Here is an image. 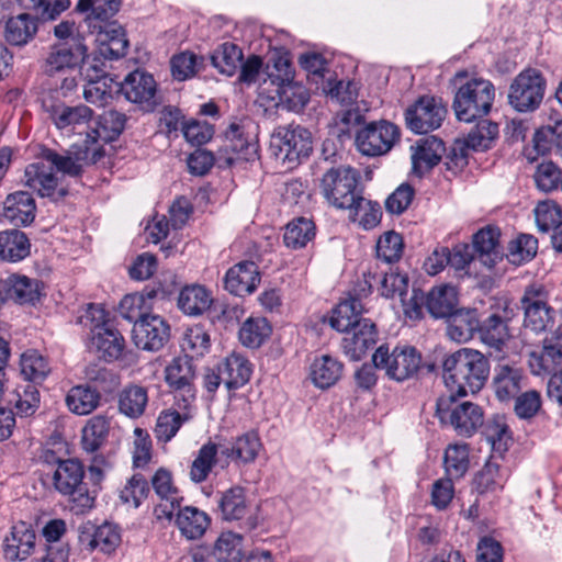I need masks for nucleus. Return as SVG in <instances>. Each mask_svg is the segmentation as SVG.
<instances>
[{
	"label": "nucleus",
	"instance_id": "nucleus-64",
	"mask_svg": "<svg viewBox=\"0 0 562 562\" xmlns=\"http://www.w3.org/2000/svg\"><path fill=\"white\" fill-rule=\"evenodd\" d=\"M120 5V0H79L76 9L81 13L90 12L87 21L91 23L92 20H109L119 11Z\"/></svg>",
	"mask_w": 562,
	"mask_h": 562
},
{
	"label": "nucleus",
	"instance_id": "nucleus-46",
	"mask_svg": "<svg viewBox=\"0 0 562 562\" xmlns=\"http://www.w3.org/2000/svg\"><path fill=\"white\" fill-rule=\"evenodd\" d=\"M37 31L36 21L27 13L10 18L5 23V40L16 46L25 45Z\"/></svg>",
	"mask_w": 562,
	"mask_h": 562
},
{
	"label": "nucleus",
	"instance_id": "nucleus-40",
	"mask_svg": "<svg viewBox=\"0 0 562 562\" xmlns=\"http://www.w3.org/2000/svg\"><path fill=\"white\" fill-rule=\"evenodd\" d=\"M342 374V363L329 355L316 357L311 364L310 376L319 389L334 385Z\"/></svg>",
	"mask_w": 562,
	"mask_h": 562
},
{
	"label": "nucleus",
	"instance_id": "nucleus-50",
	"mask_svg": "<svg viewBox=\"0 0 562 562\" xmlns=\"http://www.w3.org/2000/svg\"><path fill=\"white\" fill-rule=\"evenodd\" d=\"M217 446L211 441L199 449L190 467L189 476L192 482L202 483L207 480L217 462Z\"/></svg>",
	"mask_w": 562,
	"mask_h": 562
},
{
	"label": "nucleus",
	"instance_id": "nucleus-59",
	"mask_svg": "<svg viewBox=\"0 0 562 562\" xmlns=\"http://www.w3.org/2000/svg\"><path fill=\"white\" fill-rule=\"evenodd\" d=\"M479 333L482 341L490 347L499 349L509 338L506 322L496 314L490 315L480 324Z\"/></svg>",
	"mask_w": 562,
	"mask_h": 562
},
{
	"label": "nucleus",
	"instance_id": "nucleus-11",
	"mask_svg": "<svg viewBox=\"0 0 562 562\" xmlns=\"http://www.w3.org/2000/svg\"><path fill=\"white\" fill-rule=\"evenodd\" d=\"M400 139L398 127L387 121L371 122L357 132L356 146L366 156L386 154Z\"/></svg>",
	"mask_w": 562,
	"mask_h": 562
},
{
	"label": "nucleus",
	"instance_id": "nucleus-6",
	"mask_svg": "<svg viewBox=\"0 0 562 562\" xmlns=\"http://www.w3.org/2000/svg\"><path fill=\"white\" fill-rule=\"evenodd\" d=\"M269 149L282 164L295 165L312 153V135L300 125L279 126L271 135Z\"/></svg>",
	"mask_w": 562,
	"mask_h": 562
},
{
	"label": "nucleus",
	"instance_id": "nucleus-7",
	"mask_svg": "<svg viewBox=\"0 0 562 562\" xmlns=\"http://www.w3.org/2000/svg\"><path fill=\"white\" fill-rule=\"evenodd\" d=\"M195 369L187 357L175 358L165 369V381L179 409L194 408L196 398Z\"/></svg>",
	"mask_w": 562,
	"mask_h": 562
},
{
	"label": "nucleus",
	"instance_id": "nucleus-30",
	"mask_svg": "<svg viewBox=\"0 0 562 562\" xmlns=\"http://www.w3.org/2000/svg\"><path fill=\"white\" fill-rule=\"evenodd\" d=\"M165 292L157 288L146 286L140 293L126 294L120 302V313L128 321H137L143 315H149L147 311L151 310L158 300H162Z\"/></svg>",
	"mask_w": 562,
	"mask_h": 562
},
{
	"label": "nucleus",
	"instance_id": "nucleus-5",
	"mask_svg": "<svg viewBox=\"0 0 562 562\" xmlns=\"http://www.w3.org/2000/svg\"><path fill=\"white\" fill-rule=\"evenodd\" d=\"M359 180V171L350 166L330 168L321 180V193L331 206L346 210L361 193Z\"/></svg>",
	"mask_w": 562,
	"mask_h": 562
},
{
	"label": "nucleus",
	"instance_id": "nucleus-53",
	"mask_svg": "<svg viewBox=\"0 0 562 562\" xmlns=\"http://www.w3.org/2000/svg\"><path fill=\"white\" fill-rule=\"evenodd\" d=\"M48 361L37 350L29 349L20 357V372L25 380L43 381L49 373Z\"/></svg>",
	"mask_w": 562,
	"mask_h": 562
},
{
	"label": "nucleus",
	"instance_id": "nucleus-22",
	"mask_svg": "<svg viewBox=\"0 0 562 562\" xmlns=\"http://www.w3.org/2000/svg\"><path fill=\"white\" fill-rule=\"evenodd\" d=\"M36 535L30 524L18 521L4 537L2 553L5 560L25 561L35 549Z\"/></svg>",
	"mask_w": 562,
	"mask_h": 562
},
{
	"label": "nucleus",
	"instance_id": "nucleus-12",
	"mask_svg": "<svg viewBox=\"0 0 562 562\" xmlns=\"http://www.w3.org/2000/svg\"><path fill=\"white\" fill-rule=\"evenodd\" d=\"M547 293L542 283H531L521 299L525 310L524 335L543 333L553 322V311L546 302Z\"/></svg>",
	"mask_w": 562,
	"mask_h": 562
},
{
	"label": "nucleus",
	"instance_id": "nucleus-62",
	"mask_svg": "<svg viewBox=\"0 0 562 562\" xmlns=\"http://www.w3.org/2000/svg\"><path fill=\"white\" fill-rule=\"evenodd\" d=\"M538 240L529 234H521L508 245L506 260L518 266L530 261L537 254Z\"/></svg>",
	"mask_w": 562,
	"mask_h": 562
},
{
	"label": "nucleus",
	"instance_id": "nucleus-15",
	"mask_svg": "<svg viewBox=\"0 0 562 562\" xmlns=\"http://www.w3.org/2000/svg\"><path fill=\"white\" fill-rule=\"evenodd\" d=\"M447 110L434 97H422L405 112L407 127L416 134H426L441 126Z\"/></svg>",
	"mask_w": 562,
	"mask_h": 562
},
{
	"label": "nucleus",
	"instance_id": "nucleus-44",
	"mask_svg": "<svg viewBox=\"0 0 562 562\" xmlns=\"http://www.w3.org/2000/svg\"><path fill=\"white\" fill-rule=\"evenodd\" d=\"M521 370L508 364H499L495 369L494 387L498 400L507 401L521 387Z\"/></svg>",
	"mask_w": 562,
	"mask_h": 562
},
{
	"label": "nucleus",
	"instance_id": "nucleus-61",
	"mask_svg": "<svg viewBox=\"0 0 562 562\" xmlns=\"http://www.w3.org/2000/svg\"><path fill=\"white\" fill-rule=\"evenodd\" d=\"M115 90L119 91V82H114L109 76L102 75L95 80H89L85 86L83 97L92 104L104 105L112 99Z\"/></svg>",
	"mask_w": 562,
	"mask_h": 562
},
{
	"label": "nucleus",
	"instance_id": "nucleus-55",
	"mask_svg": "<svg viewBox=\"0 0 562 562\" xmlns=\"http://www.w3.org/2000/svg\"><path fill=\"white\" fill-rule=\"evenodd\" d=\"M211 59L213 66L222 74L233 76L241 65L243 53L237 45L227 42L214 50Z\"/></svg>",
	"mask_w": 562,
	"mask_h": 562
},
{
	"label": "nucleus",
	"instance_id": "nucleus-41",
	"mask_svg": "<svg viewBox=\"0 0 562 562\" xmlns=\"http://www.w3.org/2000/svg\"><path fill=\"white\" fill-rule=\"evenodd\" d=\"M363 311V305L357 302L356 296L350 299L344 297L333 310L329 325L337 331H348L363 319L360 318Z\"/></svg>",
	"mask_w": 562,
	"mask_h": 562
},
{
	"label": "nucleus",
	"instance_id": "nucleus-37",
	"mask_svg": "<svg viewBox=\"0 0 562 562\" xmlns=\"http://www.w3.org/2000/svg\"><path fill=\"white\" fill-rule=\"evenodd\" d=\"M65 402L72 414L86 416L99 407L101 394L88 384H79L68 391Z\"/></svg>",
	"mask_w": 562,
	"mask_h": 562
},
{
	"label": "nucleus",
	"instance_id": "nucleus-31",
	"mask_svg": "<svg viewBox=\"0 0 562 562\" xmlns=\"http://www.w3.org/2000/svg\"><path fill=\"white\" fill-rule=\"evenodd\" d=\"M213 302L212 292L200 283L187 284L178 295V307L189 316L202 315Z\"/></svg>",
	"mask_w": 562,
	"mask_h": 562
},
{
	"label": "nucleus",
	"instance_id": "nucleus-17",
	"mask_svg": "<svg viewBox=\"0 0 562 562\" xmlns=\"http://www.w3.org/2000/svg\"><path fill=\"white\" fill-rule=\"evenodd\" d=\"M404 243L402 236L393 231L385 232L376 243V256L385 268L378 267L379 271H369V276L376 281H407L406 276H401L393 270L391 263L396 262L403 255Z\"/></svg>",
	"mask_w": 562,
	"mask_h": 562
},
{
	"label": "nucleus",
	"instance_id": "nucleus-4",
	"mask_svg": "<svg viewBox=\"0 0 562 562\" xmlns=\"http://www.w3.org/2000/svg\"><path fill=\"white\" fill-rule=\"evenodd\" d=\"M83 476L85 471L79 461L57 460L53 475L54 486L60 494L70 497L72 509L77 513H85L94 504V496L86 487Z\"/></svg>",
	"mask_w": 562,
	"mask_h": 562
},
{
	"label": "nucleus",
	"instance_id": "nucleus-23",
	"mask_svg": "<svg viewBox=\"0 0 562 562\" xmlns=\"http://www.w3.org/2000/svg\"><path fill=\"white\" fill-rule=\"evenodd\" d=\"M95 142V135L87 133V139L83 140V149H79L77 151L68 150L65 154H58L53 149L44 148L41 151V157L63 175L78 177L81 175L83 166L87 164L89 157V145L94 144Z\"/></svg>",
	"mask_w": 562,
	"mask_h": 562
},
{
	"label": "nucleus",
	"instance_id": "nucleus-9",
	"mask_svg": "<svg viewBox=\"0 0 562 562\" xmlns=\"http://www.w3.org/2000/svg\"><path fill=\"white\" fill-rule=\"evenodd\" d=\"M546 80L537 69H526L516 76L509 88L510 105L519 112L538 109L543 100Z\"/></svg>",
	"mask_w": 562,
	"mask_h": 562
},
{
	"label": "nucleus",
	"instance_id": "nucleus-58",
	"mask_svg": "<svg viewBox=\"0 0 562 562\" xmlns=\"http://www.w3.org/2000/svg\"><path fill=\"white\" fill-rule=\"evenodd\" d=\"M498 136V125L488 120L480 121L464 139V145L475 151L488 149Z\"/></svg>",
	"mask_w": 562,
	"mask_h": 562
},
{
	"label": "nucleus",
	"instance_id": "nucleus-51",
	"mask_svg": "<svg viewBox=\"0 0 562 562\" xmlns=\"http://www.w3.org/2000/svg\"><path fill=\"white\" fill-rule=\"evenodd\" d=\"M147 403V390L139 385H130L120 394L119 409L131 418H137L144 414Z\"/></svg>",
	"mask_w": 562,
	"mask_h": 562
},
{
	"label": "nucleus",
	"instance_id": "nucleus-19",
	"mask_svg": "<svg viewBox=\"0 0 562 562\" xmlns=\"http://www.w3.org/2000/svg\"><path fill=\"white\" fill-rule=\"evenodd\" d=\"M119 91L145 111H153L157 105V85L154 77L147 72L135 70L128 74L124 81L119 83Z\"/></svg>",
	"mask_w": 562,
	"mask_h": 562
},
{
	"label": "nucleus",
	"instance_id": "nucleus-38",
	"mask_svg": "<svg viewBox=\"0 0 562 562\" xmlns=\"http://www.w3.org/2000/svg\"><path fill=\"white\" fill-rule=\"evenodd\" d=\"M223 374V383L228 390L244 386L250 379L251 366L249 361L238 353H232L218 366Z\"/></svg>",
	"mask_w": 562,
	"mask_h": 562
},
{
	"label": "nucleus",
	"instance_id": "nucleus-45",
	"mask_svg": "<svg viewBox=\"0 0 562 562\" xmlns=\"http://www.w3.org/2000/svg\"><path fill=\"white\" fill-rule=\"evenodd\" d=\"M346 210H349V218L364 229L374 228L382 217L380 204L363 198L361 193L355 199L353 205Z\"/></svg>",
	"mask_w": 562,
	"mask_h": 562
},
{
	"label": "nucleus",
	"instance_id": "nucleus-29",
	"mask_svg": "<svg viewBox=\"0 0 562 562\" xmlns=\"http://www.w3.org/2000/svg\"><path fill=\"white\" fill-rule=\"evenodd\" d=\"M459 304V290L452 283H438L426 294V308L435 318H446Z\"/></svg>",
	"mask_w": 562,
	"mask_h": 562
},
{
	"label": "nucleus",
	"instance_id": "nucleus-35",
	"mask_svg": "<svg viewBox=\"0 0 562 562\" xmlns=\"http://www.w3.org/2000/svg\"><path fill=\"white\" fill-rule=\"evenodd\" d=\"M95 42L100 55L108 59H117L125 56L128 47L124 31L114 24L100 26Z\"/></svg>",
	"mask_w": 562,
	"mask_h": 562
},
{
	"label": "nucleus",
	"instance_id": "nucleus-27",
	"mask_svg": "<svg viewBox=\"0 0 562 562\" xmlns=\"http://www.w3.org/2000/svg\"><path fill=\"white\" fill-rule=\"evenodd\" d=\"M411 150L412 173L422 178L440 162L446 147L442 140L431 136L418 140Z\"/></svg>",
	"mask_w": 562,
	"mask_h": 562
},
{
	"label": "nucleus",
	"instance_id": "nucleus-10",
	"mask_svg": "<svg viewBox=\"0 0 562 562\" xmlns=\"http://www.w3.org/2000/svg\"><path fill=\"white\" fill-rule=\"evenodd\" d=\"M40 158L25 167L22 183L41 198L58 202L68 194V187L57 177L53 166Z\"/></svg>",
	"mask_w": 562,
	"mask_h": 562
},
{
	"label": "nucleus",
	"instance_id": "nucleus-63",
	"mask_svg": "<svg viewBox=\"0 0 562 562\" xmlns=\"http://www.w3.org/2000/svg\"><path fill=\"white\" fill-rule=\"evenodd\" d=\"M445 469L450 477L460 479L469 469V448L465 443L450 445L445 452Z\"/></svg>",
	"mask_w": 562,
	"mask_h": 562
},
{
	"label": "nucleus",
	"instance_id": "nucleus-3",
	"mask_svg": "<svg viewBox=\"0 0 562 562\" xmlns=\"http://www.w3.org/2000/svg\"><path fill=\"white\" fill-rule=\"evenodd\" d=\"M453 394L438 397L436 415L441 424L451 426L460 436L470 437L484 423L483 409L470 401H459Z\"/></svg>",
	"mask_w": 562,
	"mask_h": 562
},
{
	"label": "nucleus",
	"instance_id": "nucleus-33",
	"mask_svg": "<svg viewBox=\"0 0 562 562\" xmlns=\"http://www.w3.org/2000/svg\"><path fill=\"white\" fill-rule=\"evenodd\" d=\"M89 347L98 357L105 361H113L122 356L125 341L117 329L99 328L92 334Z\"/></svg>",
	"mask_w": 562,
	"mask_h": 562
},
{
	"label": "nucleus",
	"instance_id": "nucleus-36",
	"mask_svg": "<svg viewBox=\"0 0 562 562\" xmlns=\"http://www.w3.org/2000/svg\"><path fill=\"white\" fill-rule=\"evenodd\" d=\"M448 265L451 268L458 272L463 271L459 277L491 279V274L482 268L480 260L473 257L468 244H458L451 250L448 248Z\"/></svg>",
	"mask_w": 562,
	"mask_h": 562
},
{
	"label": "nucleus",
	"instance_id": "nucleus-56",
	"mask_svg": "<svg viewBox=\"0 0 562 562\" xmlns=\"http://www.w3.org/2000/svg\"><path fill=\"white\" fill-rule=\"evenodd\" d=\"M507 474L499 465L487 462L474 479V487L480 494L496 493L504 487Z\"/></svg>",
	"mask_w": 562,
	"mask_h": 562
},
{
	"label": "nucleus",
	"instance_id": "nucleus-42",
	"mask_svg": "<svg viewBox=\"0 0 562 562\" xmlns=\"http://www.w3.org/2000/svg\"><path fill=\"white\" fill-rule=\"evenodd\" d=\"M31 244L27 236L18 229L0 232V258L18 262L30 255Z\"/></svg>",
	"mask_w": 562,
	"mask_h": 562
},
{
	"label": "nucleus",
	"instance_id": "nucleus-60",
	"mask_svg": "<svg viewBox=\"0 0 562 562\" xmlns=\"http://www.w3.org/2000/svg\"><path fill=\"white\" fill-rule=\"evenodd\" d=\"M220 507L226 520H238L248 513V504L241 487H232L221 498Z\"/></svg>",
	"mask_w": 562,
	"mask_h": 562
},
{
	"label": "nucleus",
	"instance_id": "nucleus-25",
	"mask_svg": "<svg viewBox=\"0 0 562 562\" xmlns=\"http://www.w3.org/2000/svg\"><path fill=\"white\" fill-rule=\"evenodd\" d=\"M276 67L282 71L280 77L281 83L278 85L277 93L280 102L290 111L300 112L304 109L310 100V93L307 89L300 85L291 81L292 72L291 65L286 59L280 58L276 63Z\"/></svg>",
	"mask_w": 562,
	"mask_h": 562
},
{
	"label": "nucleus",
	"instance_id": "nucleus-32",
	"mask_svg": "<svg viewBox=\"0 0 562 562\" xmlns=\"http://www.w3.org/2000/svg\"><path fill=\"white\" fill-rule=\"evenodd\" d=\"M447 334L451 340L467 342L480 328V318L474 308H454L449 316Z\"/></svg>",
	"mask_w": 562,
	"mask_h": 562
},
{
	"label": "nucleus",
	"instance_id": "nucleus-47",
	"mask_svg": "<svg viewBox=\"0 0 562 562\" xmlns=\"http://www.w3.org/2000/svg\"><path fill=\"white\" fill-rule=\"evenodd\" d=\"M193 409H183V413L178 411L161 412L157 418L155 434L159 441L168 442L179 431L183 423L193 417Z\"/></svg>",
	"mask_w": 562,
	"mask_h": 562
},
{
	"label": "nucleus",
	"instance_id": "nucleus-8",
	"mask_svg": "<svg viewBox=\"0 0 562 562\" xmlns=\"http://www.w3.org/2000/svg\"><path fill=\"white\" fill-rule=\"evenodd\" d=\"M372 361L389 378L404 381L418 371L422 357L414 347H396L390 351L387 346L382 345L373 353Z\"/></svg>",
	"mask_w": 562,
	"mask_h": 562
},
{
	"label": "nucleus",
	"instance_id": "nucleus-20",
	"mask_svg": "<svg viewBox=\"0 0 562 562\" xmlns=\"http://www.w3.org/2000/svg\"><path fill=\"white\" fill-rule=\"evenodd\" d=\"M501 232L497 227L486 226L477 231L472 237L473 247L477 254V259L482 268L491 274H497L505 263V259L499 249Z\"/></svg>",
	"mask_w": 562,
	"mask_h": 562
},
{
	"label": "nucleus",
	"instance_id": "nucleus-2",
	"mask_svg": "<svg viewBox=\"0 0 562 562\" xmlns=\"http://www.w3.org/2000/svg\"><path fill=\"white\" fill-rule=\"evenodd\" d=\"M495 99L494 85L485 79L474 78L462 85L456 92L453 110L459 121L473 122L485 116Z\"/></svg>",
	"mask_w": 562,
	"mask_h": 562
},
{
	"label": "nucleus",
	"instance_id": "nucleus-49",
	"mask_svg": "<svg viewBox=\"0 0 562 562\" xmlns=\"http://www.w3.org/2000/svg\"><path fill=\"white\" fill-rule=\"evenodd\" d=\"M272 328L265 317H249L239 328V340L248 348H259L271 335Z\"/></svg>",
	"mask_w": 562,
	"mask_h": 562
},
{
	"label": "nucleus",
	"instance_id": "nucleus-39",
	"mask_svg": "<svg viewBox=\"0 0 562 562\" xmlns=\"http://www.w3.org/2000/svg\"><path fill=\"white\" fill-rule=\"evenodd\" d=\"M176 524L186 538L193 540L204 535L210 526V518L205 512L186 506L178 510Z\"/></svg>",
	"mask_w": 562,
	"mask_h": 562
},
{
	"label": "nucleus",
	"instance_id": "nucleus-34",
	"mask_svg": "<svg viewBox=\"0 0 562 562\" xmlns=\"http://www.w3.org/2000/svg\"><path fill=\"white\" fill-rule=\"evenodd\" d=\"M262 445L257 432L248 431L234 439L228 445L221 446V453L235 462H254Z\"/></svg>",
	"mask_w": 562,
	"mask_h": 562
},
{
	"label": "nucleus",
	"instance_id": "nucleus-52",
	"mask_svg": "<svg viewBox=\"0 0 562 562\" xmlns=\"http://www.w3.org/2000/svg\"><path fill=\"white\" fill-rule=\"evenodd\" d=\"M180 346L188 359L202 357L211 347V338L202 325H193L184 330Z\"/></svg>",
	"mask_w": 562,
	"mask_h": 562
},
{
	"label": "nucleus",
	"instance_id": "nucleus-13",
	"mask_svg": "<svg viewBox=\"0 0 562 562\" xmlns=\"http://www.w3.org/2000/svg\"><path fill=\"white\" fill-rule=\"evenodd\" d=\"M256 156L257 143L248 136L243 124L232 123L217 151V164L221 167H228L237 160L249 161Z\"/></svg>",
	"mask_w": 562,
	"mask_h": 562
},
{
	"label": "nucleus",
	"instance_id": "nucleus-48",
	"mask_svg": "<svg viewBox=\"0 0 562 562\" xmlns=\"http://www.w3.org/2000/svg\"><path fill=\"white\" fill-rule=\"evenodd\" d=\"M42 283H0V305L7 300L18 304H35L42 295Z\"/></svg>",
	"mask_w": 562,
	"mask_h": 562
},
{
	"label": "nucleus",
	"instance_id": "nucleus-54",
	"mask_svg": "<svg viewBox=\"0 0 562 562\" xmlns=\"http://www.w3.org/2000/svg\"><path fill=\"white\" fill-rule=\"evenodd\" d=\"M110 428V420L105 415H95L88 419L82 429V446L86 451H97L104 441Z\"/></svg>",
	"mask_w": 562,
	"mask_h": 562
},
{
	"label": "nucleus",
	"instance_id": "nucleus-57",
	"mask_svg": "<svg viewBox=\"0 0 562 562\" xmlns=\"http://www.w3.org/2000/svg\"><path fill=\"white\" fill-rule=\"evenodd\" d=\"M214 555L218 562H240L243 537L232 531L222 532L215 542Z\"/></svg>",
	"mask_w": 562,
	"mask_h": 562
},
{
	"label": "nucleus",
	"instance_id": "nucleus-24",
	"mask_svg": "<svg viewBox=\"0 0 562 562\" xmlns=\"http://www.w3.org/2000/svg\"><path fill=\"white\" fill-rule=\"evenodd\" d=\"M155 493L160 497L161 503L156 506L155 515L158 519L171 520L175 510L179 508L182 497L173 484L171 472L160 468L151 479Z\"/></svg>",
	"mask_w": 562,
	"mask_h": 562
},
{
	"label": "nucleus",
	"instance_id": "nucleus-16",
	"mask_svg": "<svg viewBox=\"0 0 562 562\" xmlns=\"http://www.w3.org/2000/svg\"><path fill=\"white\" fill-rule=\"evenodd\" d=\"M380 293L392 300L394 307L398 305L406 318L419 321L423 317L426 294L418 283H381Z\"/></svg>",
	"mask_w": 562,
	"mask_h": 562
},
{
	"label": "nucleus",
	"instance_id": "nucleus-26",
	"mask_svg": "<svg viewBox=\"0 0 562 562\" xmlns=\"http://www.w3.org/2000/svg\"><path fill=\"white\" fill-rule=\"evenodd\" d=\"M378 334L370 319H362L347 331L342 339V349L353 361L362 359L376 344Z\"/></svg>",
	"mask_w": 562,
	"mask_h": 562
},
{
	"label": "nucleus",
	"instance_id": "nucleus-28",
	"mask_svg": "<svg viewBox=\"0 0 562 562\" xmlns=\"http://www.w3.org/2000/svg\"><path fill=\"white\" fill-rule=\"evenodd\" d=\"M2 217L14 226H29L35 220L36 203L31 193L15 191L3 201Z\"/></svg>",
	"mask_w": 562,
	"mask_h": 562
},
{
	"label": "nucleus",
	"instance_id": "nucleus-43",
	"mask_svg": "<svg viewBox=\"0 0 562 562\" xmlns=\"http://www.w3.org/2000/svg\"><path fill=\"white\" fill-rule=\"evenodd\" d=\"M316 226L311 218L296 217L288 223L283 241L288 248L301 249L315 238Z\"/></svg>",
	"mask_w": 562,
	"mask_h": 562
},
{
	"label": "nucleus",
	"instance_id": "nucleus-18",
	"mask_svg": "<svg viewBox=\"0 0 562 562\" xmlns=\"http://www.w3.org/2000/svg\"><path fill=\"white\" fill-rule=\"evenodd\" d=\"M170 338V326L159 315H143L133 327L135 345L147 351L160 350Z\"/></svg>",
	"mask_w": 562,
	"mask_h": 562
},
{
	"label": "nucleus",
	"instance_id": "nucleus-14",
	"mask_svg": "<svg viewBox=\"0 0 562 562\" xmlns=\"http://www.w3.org/2000/svg\"><path fill=\"white\" fill-rule=\"evenodd\" d=\"M87 56L86 44L69 45V42H60L49 47L43 68L49 76L74 74L81 68Z\"/></svg>",
	"mask_w": 562,
	"mask_h": 562
},
{
	"label": "nucleus",
	"instance_id": "nucleus-21",
	"mask_svg": "<svg viewBox=\"0 0 562 562\" xmlns=\"http://www.w3.org/2000/svg\"><path fill=\"white\" fill-rule=\"evenodd\" d=\"M49 117L55 126L67 133H90L99 137V133L94 128L89 127L92 120V111L87 105L68 106L65 104H56L49 109Z\"/></svg>",
	"mask_w": 562,
	"mask_h": 562
},
{
	"label": "nucleus",
	"instance_id": "nucleus-1",
	"mask_svg": "<svg viewBox=\"0 0 562 562\" xmlns=\"http://www.w3.org/2000/svg\"><path fill=\"white\" fill-rule=\"evenodd\" d=\"M443 381L451 393L465 396L479 392L490 373V362L479 350L461 348L443 361Z\"/></svg>",
	"mask_w": 562,
	"mask_h": 562
}]
</instances>
